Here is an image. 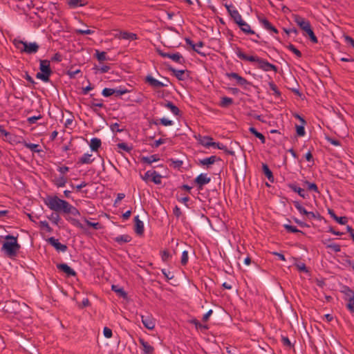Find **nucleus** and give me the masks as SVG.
Returning a JSON list of instances; mask_svg holds the SVG:
<instances>
[{"label":"nucleus","mask_w":354,"mask_h":354,"mask_svg":"<svg viewBox=\"0 0 354 354\" xmlns=\"http://www.w3.org/2000/svg\"><path fill=\"white\" fill-rule=\"evenodd\" d=\"M5 241L1 248V250L10 258H14L17 257V253L21 248V245L18 243L17 236L12 235H7L5 236Z\"/></svg>","instance_id":"1"},{"label":"nucleus","mask_w":354,"mask_h":354,"mask_svg":"<svg viewBox=\"0 0 354 354\" xmlns=\"http://www.w3.org/2000/svg\"><path fill=\"white\" fill-rule=\"evenodd\" d=\"M45 203L53 211H62L64 212L68 203L66 201L60 199L57 196H54L48 197Z\"/></svg>","instance_id":"2"},{"label":"nucleus","mask_w":354,"mask_h":354,"mask_svg":"<svg viewBox=\"0 0 354 354\" xmlns=\"http://www.w3.org/2000/svg\"><path fill=\"white\" fill-rule=\"evenodd\" d=\"M39 64V70L41 72L36 74V77L44 82H48L50 80V76L53 73L50 68V61L48 59H40Z\"/></svg>","instance_id":"3"},{"label":"nucleus","mask_w":354,"mask_h":354,"mask_svg":"<svg viewBox=\"0 0 354 354\" xmlns=\"http://www.w3.org/2000/svg\"><path fill=\"white\" fill-rule=\"evenodd\" d=\"M15 47L20 50L21 53H26L28 54L36 53L39 46L36 42L28 43L21 40H14Z\"/></svg>","instance_id":"4"},{"label":"nucleus","mask_w":354,"mask_h":354,"mask_svg":"<svg viewBox=\"0 0 354 354\" xmlns=\"http://www.w3.org/2000/svg\"><path fill=\"white\" fill-rule=\"evenodd\" d=\"M157 53L161 56L162 57H168L171 59H172L174 62L184 64L185 63V59L183 57V55L180 53H165L163 50L157 48L156 49Z\"/></svg>","instance_id":"5"},{"label":"nucleus","mask_w":354,"mask_h":354,"mask_svg":"<svg viewBox=\"0 0 354 354\" xmlns=\"http://www.w3.org/2000/svg\"><path fill=\"white\" fill-rule=\"evenodd\" d=\"M236 53L237 57L244 61H248L250 62H257L259 64L260 57L257 56L248 55L245 54L239 47L236 48Z\"/></svg>","instance_id":"6"},{"label":"nucleus","mask_w":354,"mask_h":354,"mask_svg":"<svg viewBox=\"0 0 354 354\" xmlns=\"http://www.w3.org/2000/svg\"><path fill=\"white\" fill-rule=\"evenodd\" d=\"M294 21L299 26V28L304 30V32L306 31V30L311 26L310 23L309 21L305 19L302 17L295 15L293 16Z\"/></svg>","instance_id":"7"},{"label":"nucleus","mask_w":354,"mask_h":354,"mask_svg":"<svg viewBox=\"0 0 354 354\" xmlns=\"http://www.w3.org/2000/svg\"><path fill=\"white\" fill-rule=\"evenodd\" d=\"M225 7L226 8L229 15L233 19L234 23H236L237 25H239L243 20L237 10L232 9V6L225 3Z\"/></svg>","instance_id":"8"},{"label":"nucleus","mask_w":354,"mask_h":354,"mask_svg":"<svg viewBox=\"0 0 354 354\" xmlns=\"http://www.w3.org/2000/svg\"><path fill=\"white\" fill-rule=\"evenodd\" d=\"M168 70L173 73L175 77L180 81L185 80L186 78L189 77V71L187 70H176L174 68L169 66Z\"/></svg>","instance_id":"9"},{"label":"nucleus","mask_w":354,"mask_h":354,"mask_svg":"<svg viewBox=\"0 0 354 354\" xmlns=\"http://www.w3.org/2000/svg\"><path fill=\"white\" fill-rule=\"evenodd\" d=\"M145 81L146 83H148L151 87H153L154 88H159L167 86V83L160 82V81L156 80L155 78H153L150 75H148L145 77Z\"/></svg>","instance_id":"10"},{"label":"nucleus","mask_w":354,"mask_h":354,"mask_svg":"<svg viewBox=\"0 0 354 354\" xmlns=\"http://www.w3.org/2000/svg\"><path fill=\"white\" fill-rule=\"evenodd\" d=\"M258 68L263 71H269L272 70L277 73L278 71L277 67L275 65L270 64L266 59L261 58L258 64Z\"/></svg>","instance_id":"11"},{"label":"nucleus","mask_w":354,"mask_h":354,"mask_svg":"<svg viewBox=\"0 0 354 354\" xmlns=\"http://www.w3.org/2000/svg\"><path fill=\"white\" fill-rule=\"evenodd\" d=\"M211 179L207 176V174H201L195 179L194 183L198 185L199 189H202L203 187L209 183Z\"/></svg>","instance_id":"12"},{"label":"nucleus","mask_w":354,"mask_h":354,"mask_svg":"<svg viewBox=\"0 0 354 354\" xmlns=\"http://www.w3.org/2000/svg\"><path fill=\"white\" fill-rule=\"evenodd\" d=\"M48 243L53 246L57 251L64 252L67 250L68 248L66 245L61 243L58 239L50 237L48 239Z\"/></svg>","instance_id":"13"},{"label":"nucleus","mask_w":354,"mask_h":354,"mask_svg":"<svg viewBox=\"0 0 354 354\" xmlns=\"http://www.w3.org/2000/svg\"><path fill=\"white\" fill-rule=\"evenodd\" d=\"M141 320L145 326L149 330H153L155 328V320L151 315H142Z\"/></svg>","instance_id":"14"},{"label":"nucleus","mask_w":354,"mask_h":354,"mask_svg":"<svg viewBox=\"0 0 354 354\" xmlns=\"http://www.w3.org/2000/svg\"><path fill=\"white\" fill-rule=\"evenodd\" d=\"M57 268L60 271L66 273L68 277H75L77 274L76 272L70 266H68L66 263H59L57 265Z\"/></svg>","instance_id":"15"},{"label":"nucleus","mask_w":354,"mask_h":354,"mask_svg":"<svg viewBox=\"0 0 354 354\" xmlns=\"http://www.w3.org/2000/svg\"><path fill=\"white\" fill-rule=\"evenodd\" d=\"M238 26L246 35H256L257 38H260L259 35L256 34L255 32L251 29L250 26L244 20H243Z\"/></svg>","instance_id":"16"},{"label":"nucleus","mask_w":354,"mask_h":354,"mask_svg":"<svg viewBox=\"0 0 354 354\" xmlns=\"http://www.w3.org/2000/svg\"><path fill=\"white\" fill-rule=\"evenodd\" d=\"M135 222V232L138 235H142L144 233V224L142 221L140 220L139 216H136L134 217Z\"/></svg>","instance_id":"17"},{"label":"nucleus","mask_w":354,"mask_h":354,"mask_svg":"<svg viewBox=\"0 0 354 354\" xmlns=\"http://www.w3.org/2000/svg\"><path fill=\"white\" fill-rule=\"evenodd\" d=\"M139 342L142 346V350L145 354H152L154 351V348L151 346L147 342L143 339L140 338Z\"/></svg>","instance_id":"18"},{"label":"nucleus","mask_w":354,"mask_h":354,"mask_svg":"<svg viewBox=\"0 0 354 354\" xmlns=\"http://www.w3.org/2000/svg\"><path fill=\"white\" fill-rule=\"evenodd\" d=\"M199 144L201 145L209 148L211 146V142L213 140V138L210 136H202L198 135V138L196 137Z\"/></svg>","instance_id":"19"},{"label":"nucleus","mask_w":354,"mask_h":354,"mask_svg":"<svg viewBox=\"0 0 354 354\" xmlns=\"http://www.w3.org/2000/svg\"><path fill=\"white\" fill-rule=\"evenodd\" d=\"M288 187L291 190H292L295 192H297L303 198H306L308 196L304 189L297 187L295 184H289Z\"/></svg>","instance_id":"20"},{"label":"nucleus","mask_w":354,"mask_h":354,"mask_svg":"<svg viewBox=\"0 0 354 354\" xmlns=\"http://www.w3.org/2000/svg\"><path fill=\"white\" fill-rule=\"evenodd\" d=\"M221 160V158L216 156H212L209 158L199 160V164L201 165H209L214 164L216 161Z\"/></svg>","instance_id":"21"},{"label":"nucleus","mask_w":354,"mask_h":354,"mask_svg":"<svg viewBox=\"0 0 354 354\" xmlns=\"http://www.w3.org/2000/svg\"><path fill=\"white\" fill-rule=\"evenodd\" d=\"M262 171L264 175L268 178V179L271 182L273 183L274 180V176L272 174V171L270 169L269 167L267 164L263 163L262 164Z\"/></svg>","instance_id":"22"},{"label":"nucleus","mask_w":354,"mask_h":354,"mask_svg":"<svg viewBox=\"0 0 354 354\" xmlns=\"http://www.w3.org/2000/svg\"><path fill=\"white\" fill-rule=\"evenodd\" d=\"M119 39H127V40H136L138 39L137 35L132 32H120L119 36H118Z\"/></svg>","instance_id":"23"},{"label":"nucleus","mask_w":354,"mask_h":354,"mask_svg":"<svg viewBox=\"0 0 354 354\" xmlns=\"http://www.w3.org/2000/svg\"><path fill=\"white\" fill-rule=\"evenodd\" d=\"M131 237L129 234H123L113 238V240L120 245L129 243L131 241Z\"/></svg>","instance_id":"24"},{"label":"nucleus","mask_w":354,"mask_h":354,"mask_svg":"<svg viewBox=\"0 0 354 354\" xmlns=\"http://www.w3.org/2000/svg\"><path fill=\"white\" fill-rule=\"evenodd\" d=\"M71 8L84 6L88 4V0H68Z\"/></svg>","instance_id":"25"},{"label":"nucleus","mask_w":354,"mask_h":354,"mask_svg":"<svg viewBox=\"0 0 354 354\" xmlns=\"http://www.w3.org/2000/svg\"><path fill=\"white\" fill-rule=\"evenodd\" d=\"M162 106L169 109L175 115H179L180 111V109L174 105L171 102L168 101L167 103L161 104Z\"/></svg>","instance_id":"26"},{"label":"nucleus","mask_w":354,"mask_h":354,"mask_svg":"<svg viewBox=\"0 0 354 354\" xmlns=\"http://www.w3.org/2000/svg\"><path fill=\"white\" fill-rule=\"evenodd\" d=\"M92 155L89 153H84L82 158H80L77 162V164H90L93 162L94 159L91 158Z\"/></svg>","instance_id":"27"},{"label":"nucleus","mask_w":354,"mask_h":354,"mask_svg":"<svg viewBox=\"0 0 354 354\" xmlns=\"http://www.w3.org/2000/svg\"><path fill=\"white\" fill-rule=\"evenodd\" d=\"M102 142L97 138H93L91 140L90 147L92 151H97L100 147Z\"/></svg>","instance_id":"28"},{"label":"nucleus","mask_w":354,"mask_h":354,"mask_svg":"<svg viewBox=\"0 0 354 354\" xmlns=\"http://www.w3.org/2000/svg\"><path fill=\"white\" fill-rule=\"evenodd\" d=\"M160 158L158 157V155H151L150 156H144L141 158V161L144 163H147L149 165H151L153 162H156L159 160Z\"/></svg>","instance_id":"29"},{"label":"nucleus","mask_w":354,"mask_h":354,"mask_svg":"<svg viewBox=\"0 0 354 354\" xmlns=\"http://www.w3.org/2000/svg\"><path fill=\"white\" fill-rule=\"evenodd\" d=\"M111 289L113 291L116 292L120 297H122L124 299L127 297V293L122 288H120L117 285H112Z\"/></svg>","instance_id":"30"},{"label":"nucleus","mask_w":354,"mask_h":354,"mask_svg":"<svg viewBox=\"0 0 354 354\" xmlns=\"http://www.w3.org/2000/svg\"><path fill=\"white\" fill-rule=\"evenodd\" d=\"M64 213L71 214L72 215H74V216L80 215L79 210L76 207H75L72 206L71 204H69V203H68L66 208L65 209Z\"/></svg>","instance_id":"31"},{"label":"nucleus","mask_w":354,"mask_h":354,"mask_svg":"<svg viewBox=\"0 0 354 354\" xmlns=\"http://www.w3.org/2000/svg\"><path fill=\"white\" fill-rule=\"evenodd\" d=\"M249 131L252 133L255 137L258 138L262 144H264L266 142V138L265 136L259 131H257V129L254 127H250Z\"/></svg>","instance_id":"32"},{"label":"nucleus","mask_w":354,"mask_h":354,"mask_svg":"<svg viewBox=\"0 0 354 354\" xmlns=\"http://www.w3.org/2000/svg\"><path fill=\"white\" fill-rule=\"evenodd\" d=\"M233 104V99L228 97H221L220 106L223 108H227Z\"/></svg>","instance_id":"33"},{"label":"nucleus","mask_w":354,"mask_h":354,"mask_svg":"<svg viewBox=\"0 0 354 354\" xmlns=\"http://www.w3.org/2000/svg\"><path fill=\"white\" fill-rule=\"evenodd\" d=\"M304 185L306 186V189L309 191H313L316 193H319L317 185L314 183H310L308 180L304 181Z\"/></svg>","instance_id":"34"},{"label":"nucleus","mask_w":354,"mask_h":354,"mask_svg":"<svg viewBox=\"0 0 354 354\" xmlns=\"http://www.w3.org/2000/svg\"><path fill=\"white\" fill-rule=\"evenodd\" d=\"M305 32L306 34L304 35H308L313 43L317 44L318 42L317 38L314 34L311 26L308 28Z\"/></svg>","instance_id":"35"},{"label":"nucleus","mask_w":354,"mask_h":354,"mask_svg":"<svg viewBox=\"0 0 354 354\" xmlns=\"http://www.w3.org/2000/svg\"><path fill=\"white\" fill-rule=\"evenodd\" d=\"M67 183V178L64 176H60L59 178L55 179L54 180L55 185L58 187H64L66 183Z\"/></svg>","instance_id":"36"},{"label":"nucleus","mask_w":354,"mask_h":354,"mask_svg":"<svg viewBox=\"0 0 354 354\" xmlns=\"http://www.w3.org/2000/svg\"><path fill=\"white\" fill-rule=\"evenodd\" d=\"M294 206L299 212L300 214L308 215V212L298 201H293Z\"/></svg>","instance_id":"37"},{"label":"nucleus","mask_w":354,"mask_h":354,"mask_svg":"<svg viewBox=\"0 0 354 354\" xmlns=\"http://www.w3.org/2000/svg\"><path fill=\"white\" fill-rule=\"evenodd\" d=\"M151 180L156 185L161 184V175H160L157 171H153L151 172Z\"/></svg>","instance_id":"38"},{"label":"nucleus","mask_w":354,"mask_h":354,"mask_svg":"<svg viewBox=\"0 0 354 354\" xmlns=\"http://www.w3.org/2000/svg\"><path fill=\"white\" fill-rule=\"evenodd\" d=\"M258 20L266 30H268L272 26L271 23L266 18L258 16Z\"/></svg>","instance_id":"39"},{"label":"nucleus","mask_w":354,"mask_h":354,"mask_svg":"<svg viewBox=\"0 0 354 354\" xmlns=\"http://www.w3.org/2000/svg\"><path fill=\"white\" fill-rule=\"evenodd\" d=\"M284 228L288 232H292V233H301V234H304L302 231L298 230L296 227L295 226H292V225H288V224H285L283 225Z\"/></svg>","instance_id":"40"},{"label":"nucleus","mask_w":354,"mask_h":354,"mask_svg":"<svg viewBox=\"0 0 354 354\" xmlns=\"http://www.w3.org/2000/svg\"><path fill=\"white\" fill-rule=\"evenodd\" d=\"M185 41H186L187 44L192 46V49L195 52H196L197 53H198L201 55L205 56L206 54L205 53H203V52L200 51L198 49L196 48V45L193 43V41L189 38H185Z\"/></svg>","instance_id":"41"},{"label":"nucleus","mask_w":354,"mask_h":354,"mask_svg":"<svg viewBox=\"0 0 354 354\" xmlns=\"http://www.w3.org/2000/svg\"><path fill=\"white\" fill-rule=\"evenodd\" d=\"M95 100L94 99L93 101L91 102L90 107L96 113H98L97 107L102 108L104 107V104L102 102H95Z\"/></svg>","instance_id":"42"},{"label":"nucleus","mask_w":354,"mask_h":354,"mask_svg":"<svg viewBox=\"0 0 354 354\" xmlns=\"http://www.w3.org/2000/svg\"><path fill=\"white\" fill-rule=\"evenodd\" d=\"M268 84H269L270 89L274 92V94L275 95V96L280 97L281 92L278 89L276 84L273 82H270Z\"/></svg>","instance_id":"43"},{"label":"nucleus","mask_w":354,"mask_h":354,"mask_svg":"<svg viewBox=\"0 0 354 354\" xmlns=\"http://www.w3.org/2000/svg\"><path fill=\"white\" fill-rule=\"evenodd\" d=\"M287 48L292 51L298 57H301L302 56L301 51L296 48L294 45L290 44L287 46Z\"/></svg>","instance_id":"44"},{"label":"nucleus","mask_w":354,"mask_h":354,"mask_svg":"<svg viewBox=\"0 0 354 354\" xmlns=\"http://www.w3.org/2000/svg\"><path fill=\"white\" fill-rule=\"evenodd\" d=\"M295 128H296V131H297V136L302 137L305 135L306 132H305L304 125L296 124Z\"/></svg>","instance_id":"45"},{"label":"nucleus","mask_w":354,"mask_h":354,"mask_svg":"<svg viewBox=\"0 0 354 354\" xmlns=\"http://www.w3.org/2000/svg\"><path fill=\"white\" fill-rule=\"evenodd\" d=\"M114 93H115L114 88H105L102 90V94L103 96L107 97H110L112 95H114Z\"/></svg>","instance_id":"46"},{"label":"nucleus","mask_w":354,"mask_h":354,"mask_svg":"<svg viewBox=\"0 0 354 354\" xmlns=\"http://www.w3.org/2000/svg\"><path fill=\"white\" fill-rule=\"evenodd\" d=\"M48 218L54 223L57 225L59 221H60V216L57 213H52L51 215L48 217Z\"/></svg>","instance_id":"47"},{"label":"nucleus","mask_w":354,"mask_h":354,"mask_svg":"<svg viewBox=\"0 0 354 354\" xmlns=\"http://www.w3.org/2000/svg\"><path fill=\"white\" fill-rule=\"evenodd\" d=\"M110 128L113 133H120L124 131V129H120V124L117 122L112 124Z\"/></svg>","instance_id":"48"},{"label":"nucleus","mask_w":354,"mask_h":354,"mask_svg":"<svg viewBox=\"0 0 354 354\" xmlns=\"http://www.w3.org/2000/svg\"><path fill=\"white\" fill-rule=\"evenodd\" d=\"M117 147L119 148V149H121L127 152H130L133 147H129L128 146L126 143L124 142H121V143H118L117 145Z\"/></svg>","instance_id":"49"},{"label":"nucleus","mask_w":354,"mask_h":354,"mask_svg":"<svg viewBox=\"0 0 354 354\" xmlns=\"http://www.w3.org/2000/svg\"><path fill=\"white\" fill-rule=\"evenodd\" d=\"M188 262V252L183 250L182 253L180 263L183 266H185Z\"/></svg>","instance_id":"50"},{"label":"nucleus","mask_w":354,"mask_h":354,"mask_svg":"<svg viewBox=\"0 0 354 354\" xmlns=\"http://www.w3.org/2000/svg\"><path fill=\"white\" fill-rule=\"evenodd\" d=\"M95 55H96L97 59L100 62L104 61L106 59V53L104 51L100 52L98 50H96Z\"/></svg>","instance_id":"51"},{"label":"nucleus","mask_w":354,"mask_h":354,"mask_svg":"<svg viewBox=\"0 0 354 354\" xmlns=\"http://www.w3.org/2000/svg\"><path fill=\"white\" fill-rule=\"evenodd\" d=\"M169 161H171L172 162V166L174 168H180L183 165V162L182 160H174L173 158H171L169 160Z\"/></svg>","instance_id":"52"},{"label":"nucleus","mask_w":354,"mask_h":354,"mask_svg":"<svg viewBox=\"0 0 354 354\" xmlns=\"http://www.w3.org/2000/svg\"><path fill=\"white\" fill-rule=\"evenodd\" d=\"M114 89H115L114 95L116 97L120 96V95H124L129 92V91L127 88H114Z\"/></svg>","instance_id":"53"},{"label":"nucleus","mask_w":354,"mask_h":354,"mask_svg":"<svg viewBox=\"0 0 354 354\" xmlns=\"http://www.w3.org/2000/svg\"><path fill=\"white\" fill-rule=\"evenodd\" d=\"M309 219L311 218H317L318 220H321L322 218V216L319 213L317 212L316 214L313 212H308V215L306 216Z\"/></svg>","instance_id":"54"},{"label":"nucleus","mask_w":354,"mask_h":354,"mask_svg":"<svg viewBox=\"0 0 354 354\" xmlns=\"http://www.w3.org/2000/svg\"><path fill=\"white\" fill-rule=\"evenodd\" d=\"M75 32L78 35H84L93 34L94 32V31L92 30H90V29H86V30L77 29V30H75Z\"/></svg>","instance_id":"55"},{"label":"nucleus","mask_w":354,"mask_h":354,"mask_svg":"<svg viewBox=\"0 0 354 354\" xmlns=\"http://www.w3.org/2000/svg\"><path fill=\"white\" fill-rule=\"evenodd\" d=\"M348 299H354V291L350 288L346 286L344 291Z\"/></svg>","instance_id":"56"},{"label":"nucleus","mask_w":354,"mask_h":354,"mask_svg":"<svg viewBox=\"0 0 354 354\" xmlns=\"http://www.w3.org/2000/svg\"><path fill=\"white\" fill-rule=\"evenodd\" d=\"M326 248L333 250L335 252H338L341 250L340 245L336 243L328 244L326 245Z\"/></svg>","instance_id":"57"},{"label":"nucleus","mask_w":354,"mask_h":354,"mask_svg":"<svg viewBox=\"0 0 354 354\" xmlns=\"http://www.w3.org/2000/svg\"><path fill=\"white\" fill-rule=\"evenodd\" d=\"M346 307L351 313H354V299H348Z\"/></svg>","instance_id":"58"},{"label":"nucleus","mask_w":354,"mask_h":354,"mask_svg":"<svg viewBox=\"0 0 354 354\" xmlns=\"http://www.w3.org/2000/svg\"><path fill=\"white\" fill-rule=\"evenodd\" d=\"M170 257L171 254L167 250H163L161 252V259L164 262H167Z\"/></svg>","instance_id":"59"},{"label":"nucleus","mask_w":354,"mask_h":354,"mask_svg":"<svg viewBox=\"0 0 354 354\" xmlns=\"http://www.w3.org/2000/svg\"><path fill=\"white\" fill-rule=\"evenodd\" d=\"M335 221L341 225H345L348 221V218L346 216H337Z\"/></svg>","instance_id":"60"},{"label":"nucleus","mask_w":354,"mask_h":354,"mask_svg":"<svg viewBox=\"0 0 354 354\" xmlns=\"http://www.w3.org/2000/svg\"><path fill=\"white\" fill-rule=\"evenodd\" d=\"M85 221L87 224L88 226H90V227H93L94 229L95 230H98L100 228V223L97 222V223H92L86 219H85Z\"/></svg>","instance_id":"61"},{"label":"nucleus","mask_w":354,"mask_h":354,"mask_svg":"<svg viewBox=\"0 0 354 354\" xmlns=\"http://www.w3.org/2000/svg\"><path fill=\"white\" fill-rule=\"evenodd\" d=\"M41 118H42V116L41 115H39L37 116H32V117L28 118L27 119V121H28V124H35L37 120H39Z\"/></svg>","instance_id":"62"},{"label":"nucleus","mask_w":354,"mask_h":354,"mask_svg":"<svg viewBox=\"0 0 354 354\" xmlns=\"http://www.w3.org/2000/svg\"><path fill=\"white\" fill-rule=\"evenodd\" d=\"M160 124L164 125V126H170L173 124V122L170 120H168L167 118H162L160 119Z\"/></svg>","instance_id":"63"},{"label":"nucleus","mask_w":354,"mask_h":354,"mask_svg":"<svg viewBox=\"0 0 354 354\" xmlns=\"http://www.w3.org/2000/svg\"><path fill=\"white\" fill-rule=\"evenodd\" d=\"M103 333H104V337H106V338L111 337L112 335H113L111 329H110L108 327L104 328Z\"/></svg>","instance_id":"64"}]
</instances>
